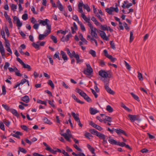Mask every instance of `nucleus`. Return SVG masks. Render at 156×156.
<instances>
[{
	"instance_id": "1a4fd4ad",
	"label": "nucleus",
	"mask_w": 156,
	"mask_h": 156,
	"mask_svg": "<svg viewBox=\"0 0 156 156\" xmlns=\"http://www.w3.org/2000/svg\"><path fill=\"white\" fill-rule=\"evenodd\" d=\"M31 22L32 23L34 24L33 28L37 30L39 28V24L36 23L37 22V20L34 17H32L31 19Z\"/></svg>"
},
{
	"instance_id": "09e8293b",
	"label": "nucleus",
	"mask_w": 156,
	"mask_h": 156,
	"mask_svg": "<svg viewBox=\"0 0 156 156\" xmlns=\"http://www.w3.org/2000/svg\"><path fill=\"white\" fill-rule=\"evenodd\" d=\"M73 19L76 21L78 23L80 22L79 20L78 17L76 15H74L73 16Z\"/></svg>"
},
{
	"instance_id": "8fccbe9b",
	"label": "nucleus",
	"mask_w": 156,
	"mask_h": 156,
	"mask_svg": "<svg viewBox=\"0 0 156 156\" xmlns=\"http://www.w3.org/2000/svg\"><path fill=\"white\" fill-rule=\"evenodd\" d=\"M83 8L86 9L88 12H90V8L87 4L84 5Z\"/></svg>"
},
{
	"instance_id": "c85d7f7f",
	"label": "nucleus",
	"mask_w": 156,
	"mask_h": 156,
	"mask_svg": "<svg viewBox=\"0 0 156 156\" xmlns=\"http://www.w3.org/2000/svg\"><path fill=\"white\" fill-rule=\"evenodd\" d=\"M10 111L13 115L15 116L18 117L19 116V115L17 112V111L14 109H10Z\"/></svg>"
},
{
	"instance_id": "5fc2aeb1",
	"label": "nucleus",
	"mask_w": 156,
	"mask_h": 156,
	"mask_svg": "<svg viewBox=\"0 0 156 156\" xmlns=\"http://www.w3.org/2000/svg\"><path fill=\"white\" fill-rule=\"evenodd\" d=\"M133 33L132 31L130 32V35L129 37V42H131L133 40L134 38L133 36Z\"/></svg>"
},
{
	"instance_id": "ddd939ff",
	"label": "nucleus",
	"mask_w": 156,
	"mask_h": 156,
	"mask_svg": "<svg viewBox=\"0 0 156 156\" xmlns=\"http://www.w3.org/2000/svg\"><path fill=\"white\" fill-rule=\"evenodd\" d=\"M0 52L2 55V57L3 58H4L5 55V50L1 41H0Z\"/></svg>"
},
{
	"instance_id": "0eeeda50",
	"label": "nucleus",
	"mask_w": 156,
	"mask_h": 156,
	"mask_svg": "<svg viewBox=\"0 0 156 156\" xmlns=\"http://www.w3.org/2000/svg\"><path fill=\"white\" fill-rule=\"evenodd\" d=\"M38 22H39L40 25H41L42 26H46V27H47L48 25H51L49 24L50 21L48 19H45L44 20H38Z\"/></svg>"
},
{
	"instance_id": "bf43d9fd",
	"label": "nucleus",
	"mask_w": 156,
	"mask_h": 156,
	"mask_svg": "<svg viewBox=\"0 0 156 156\" xmlns=\"http://www.w3.org/2000/svg\"><path fill=\"white\" fill-rule=\"evenodd\" d=\"M2 94L3 95H5L6 94V90L5 89V86L3 85L2 86Z\"/></svg>"
},
{
	"instance_id": "4d7b16f0",
	"label": "nucleus",
	"mask_w": 156,
	"mask_h": 156,
	"mask_svg": "<svg viewBox=\"0 0 156 156\" xmlns=\"http://www.w3.org/2000/svg\"><path fill=\"white\" fill-rule=\"evenodd\" d=\"M117 145L121 147H124L126 145V144L124 142H117Z\"/></svg>"
},
{
	"instance_id": "393cba45",
	"label": "nucleus",
	"mask_w": 156,
	"mask_h": 156,
	"mask_svg": "<svg viewBox=\"0 0 156 156\" xmlns=\"http://www.w3.org/2000/svg\"><path fill=\"white\" fill-rule=\"evenodd\" d=\"M71 114L72 116L73 117L74 119L77 122L80 120L79 118V115L78 114H75L74 112H72L71 113Z\"/></svg>"
},
{
	"instance_id": "f8f14e48",
	"label": "nucleus",
	"mask_w": 156,
	"mask_h": 156,
	"mask_svg": "<svg viewBox=\"0 0 156 156\" xmlns=\"http://www.w3.org/2000/svg\"><path fill=\"white\" fill-rule=\"evenodd\" d=\"M72 36L70 33L65 36H63L61 39V41L63 42H67L69 41L70 38L72 37Z\"/></svg>"
},
{
	"instance_id": "bb28decb",
	"label": "nucleus",
	"mask_w": 156,
	"mask_h": 156,
	"mask_svg": "<svg viewBox=\"0 0 156 156\" xmlns=\"http://www.w3.org/2000/svg\"><path fill=\"white\" fill-rule=\"evenodd\" d=\"M113 7H111L109 8H108L105 9V11L110 15H112L113 12Z\"/></svg>"
},
{
	"instance_id": "79ce46f5",
	"label": "nucleus",
	"mask_w": 156,
	"mask_h": 156,
	"mask_svg": "<svg viewBox=\"0 0 156 156\" xmlns=\"http://www.w3.org/2000/svg\"><path fill=\"white\" fill-rule=\"evenodd\" d=\"M121 106L125 110H126L128 112H129L131 111V110L130 109H129L128 108L126 107L123 103H122L121 104Z\"/></svg>"
},
{
	"instance_id": "b1692460",
	"label": "nucleus",
	"mask_w": 156,
	"mask_h": 156,
	"mask_svg": "<svg viewBox=\"0 0 156 156\" xmlns=\"http://www.w3.org/2000/svg\"><path fill=\"white\" fill-rule=\"evenodd\" d=\"M108 141L111 144L117 145V141L114 139L111 138L110 137H109L108 140Z\"/></svg>"
},
{
	"instance_id": "c756f323",
	"label": "nucleus",
	"mask_w": 156,
	"mask_h": 156,
	"mask_svg": "<svg viewBox=\"0 0 156 156\" xmlns=\"http://www.w3.org/2000/svg\"><path fill=\"white\" fill-rule=\"evenodd\" d=\"M72 97L73 98V99L76 101L77 102L81 103V104H83V102L82 101H81L80 100H79L76 97V96L73 94H72Z\"/></svg>"
},
{
	"instance_id": "052dcab7",
	"label": "nucleus",
	"mask_w": 156,
	"mask_h": 156,
	"mask_svg": "<svg viewBox=\"0 0 156 156\" xmlns=\"http://www.w3.org/2000/svg\"><path fill=\"white\" fill-rule=\"evenodd\" d=\"M37 102L41 104L44 105H47L45 101L39 99L37 100Z\"/></svg>"
},
{
	"instance_id": "680f3d73",
	"label": "nucleus",
	"mask_w": 156,
	"mask_h": 156,
	"mask_svg": "<svg viewBox=\"0 0 156 156\" xmlns=\"http://www.w3.org/2000/svg\"><path fill=\"white\" fill-rule=\"evenodd\" d=\"M46 36L44 34H40L39 35L38 39L39 40H42L44 39Z\"/></svg>"
},
{
	"instance_id": "a878e982",
	"label": "nucleus",
	"mask_w": 156,
	"mask_h": 156,
	"mask_svg": "<svg viewBox=\"0 0 156 156\" xmlns=\"http://www.w3.org/2000/svg\"><path fill=\"white\" fill-rule=\"evenodd\" d=\"M90 113L91 115H94L98 113L99 111L96 109L92 108H90Z\"/></svg>"
},
{
	"instance_id": "7ed1b4c3",
	"label": "nucleus",
	"mask_w": 156,
	"mask_h": 156,
	"mask_svg": "<svg viewBox=\"0 0 156 156\" xmlns=\"http://www.w3.org/2000/svg\"><path fill=\"white\" fill-rule=\"evenodd\" d=\"M79 37L81 40V41H80L79 43V45L81 46L82 50H84L86 47L83 46V44L87 45V41L85 39L82 34H80L79 35Z\"/></svg>"
},
{
	"instance_id": "f03ea898",
	"label": "nucleus",
	"mask_w": 156,
	"mask_h": 156,
	"mask_svg": "<svg viewBox=\"0 0 156 156\" xmlns=\"http://www.w3.org/2000/svg\"><path fill=\"white\" fill-rule=\"evenodd\" d=\"M99 74L101 77V80L105 84L108 83L109 80L107 79L108 75L106 72L102 70H100L99 72Z\"/></svg>"
},
{
	"instance_id": "5701e85b",
	"label": "nucleus",
	"mask_w": 156,
	"mask_h": 156,
	"mask_svg": "<svg viewBox=\"0 0 156 156\" xmlns=\"http://www.w3.org/2000/svg\"><path fill=\"white\" fill-rule=\"evenodd\" d=\"M21 99L23 101L26 103H28L30 101V98L28 96L25 95L21 98Z\"/></svg>"
},
{
	"instance_id": "13d9d810",
	"label": "nucleus",
	"mask_w": 156,
	"mask_h": 156,
	"mask_svg": "<svg viewBox=\"0 0 156 156\" xmlns=\"http://www.w3.org/2000/svg\"><path fill=\"white\" fill-rule=\"evenodd\" d=\"M32 45L36 49H40L39 45L38 44L33 43L32 44Z\"/></svg>"
},
{
	"instance_id": "58836bf2",
	"label": "nucleus",
	"mask_w": 156,
	"mask_h": 156,
	"mask_svg": "<svg viewBox=\"0 0 156 156\" xmlns=\"http://www.w3.org/2000/svg\"><path fill=\"white\" fill-rule=\"evenodd\" d=\"M10 7L11 10L13 11L14 12L16 11V10L17 8V5L13 4H11Z\"/></svg>"
},
{
	"instance_id": "a18cd8bd",
	"label": "nucleus",
	"mask_w": 156,
	"mask_h": 156,
	"mask_svg": "<svg viewBox=\"0 0 156 156\" xmlns=\"http://www.w3.org/2000/svg\"><path fill=\"white\" fill-rule=\"evenodd\" d=\"M137 73H138L137 77H138L139 80L140 81L143 80V76H142V74L139 71H138L137 72Z\"/></svg>"
},
{
	"instance_id": "3c124183",
	"label": "nucleus",
	"mask_w": 156,
	"mask_h": 156,
	"mask_svg": "<svg viewBox=\"0 0 156 156\" xmlns=\"http://www.w3.org/2000/svg\"><path fill=\"white\" fill-rule=\"evenodd\" d=\"M5 43V47L6 48L10 47V44L9 41L7 39L4 40Z\"/></svg>"
},
{
	"instance_id": "c9c22d12",
	"label": "nucleus",
	"mask_w": 156,
	"mask_h": 156,
	"mask_svg": "<svg viewBox=\"0 0 156 156\" xmlns=\"http://www.w3.org/2000/svg\"><path fill=\"white\" fill-rule=\"evenodd\" d=\"M92 37L91 38L90 40L91 42L93 43L94 42L95 43V45L97 46L98 45L96 39L94 38H96L92 36Z\"/></svg>"
},
{
	"instance_id": "49530a36",
	"label": "nucleus",
	"mask_w": 156,
	"mask_h": 156,
	"mask_svg": "<svg viewBox=\"0 0 156 156\" xmlns=\"http://www.w3.org/2000/svg\"><path fill=\"white\" fill-rule=\"evenodd\" d=\"M43 121L45 123H47L49 124H52V122L50 121L47 118H44L43 119Z\"/></svg>"
},
{
	"instance_id": "338daca9",
	"label": "nucleus",
	"mask_w": 156,
	"mask_h": 156,
	"mask_svg": "<svg viewBox=\"0 0 156 156\" xmlns=\"http://www.w3.org/2000/svg\"><path fill=\"white\" fill-rule=\"evenodd\" d=\"M103 52L104 54V55L106 57L108 58L109 57V56H110V55H109L107 51L106 50H104L103 51Z\"/></svg>"
},
{
	"instance_id": "37998d69",
	"label": "nucleus",
	"mask_w": 156,
	"mask_h": 156,
	"mask_svg": "<svg viewBox=\"0 0 156 156\" xmlns=\"http://www.w3.org/2000/svg\"><path fill=\"white\" fill-rule=\"evenodd\" d=\"M50 37L54 43H57V39L56 37L55 36L53 35H51L50 36Z\"/></svg>"
},
{
	"instance_id": "f257e3e1",
	"label": "nucleus",
	"mask_w": 156,
	"mask_h": 156,
	"mask_svg": "<svg viewBox=\"0 0 156 156\" xmlns=\"http://www.w3.org/2000/svg\"><path fill=\"white\" fill-rule=\"evenodd\" d=\"M81 17L87 23L90 29V33L91 36L94 37L96 39L98 38V36L96 33L97 29L96 28L94 27L92 24L90 22V17H87L84 13L81 15Z\"/></svg>"
},
{
	"instance_id": "6ab92c4d",
	"label": "nucleus",
	"mask_w": 156,
	"mask_h": 156,
	"mask_svg": "<svg viewBox=\"0 0 156 156\" xmlns=\"http://www.w3.org/2000/svg\"><path fill=\"white\" fill-rule=\"evenodd\" d=\"M50 152L53 154H56L57 152L61 153L62 151L60 149L54 147L53 149H51V151Z\"/></svg>"
},
{
	"instance_id": "a19ab883",
	"label": "nucleus",
	"mask_w": 156,
	"mask_h": 156,
	"mask_svg": "<svg viewBox=\"0 0 156 156\" xmlns=\"http://www.w3.org/2000/svg\"><path fill=\"white\" fill-rule=\"evenodd\" d=\"M78 24L80 26L81 29L82 30V31L83 32H84V31H85L86 30L83 24L81 22H80L78 23Z\"/></svg>"
},
{
	"instance_id": "9d476101",
	"label": "nucleus",
	"mask_w": 156,
	"mask_h": 156,
	"mask_svg": "<svg viewBox=\"0 0 156 156\" xmlns=\"http://www.w3.org/2000/svg\"><path fill=\"white\" fill-rule=\"evenodd\" d=\"M128 116L129 119L132 122H134L135 120H138L139 121H140V119L139 118H137L136 115L129 114Z\"/></svg>"
},
{
	"instance_id": "2f4dec72",
	"label": "nucleus",
	"mask_w": 156,
	"mask_h": 156,
	"mask_svg": "<svg viewBox=\"0 0 156 156\" xmlns=\"http://www.w3.org/2000/svg\"><path fill=\"white\" fill-rule=\"evenodd\" d=\"M97 136L99 137V138L101 139H105V136L103 134L101 133H98L97 134Z\"/></svg>"
},
{
	"instance_id": "f3484780",
	"label": "nucleus",
	"mask_w": 156,
	"mask_h": 156,
	"mask_svg": "<svg viewBox=\"0 0 156 156\" xmlns=\"http://www.w3.org/2000/svg\"><path fill=\"white\" fill-rule=\"evenodd\" d=\"M60 55L62 56V58L63 59L64 62H66L68 60V58L66 53L61 50L60 51Z\"/></svg>"
},
{
	"instance_id": "dca6fc26",
	"label": "nucleus",
	"mask_w": 156,
	"mask_h": 156,
	"mask_svg": "<svg viewBox=\"0 0 156 156\" xmlns=\"http://www.w3.org/2000/svg\"><path fill=\"white\" fill-rule=\"evenodd\" d=\"M61 135L63 136L68 141L70 142V138H73L71 134H67V133H63L61 134Z\"/></svg>"
},
{
	"instance_id": "ea45409f",
	"label": "nucleus",
	"mask_w": 156,
	"mask_h": 156,
	"mask_svg": "<svg viewBox=\"0 0 156 156\" xmlns=\"http://www.w3.org/2000/svg\"><path fill=\"white\" fill-rule=\"evenodd\" d=\"M59 52L58 51H57L55 53L53 56V57L54 59L57 58L59 60L61 59L59 56Z\"/></svg>"
},
{
	"instance_id": "473e14b6",
	"label": "nucleus",
	"mask_w": 156,
	"mask_h": 156,
	"mask_svg": "<svg viewBox=\"0 0 156 156\" xmlns=\"http://www.w3.org/2000/svg\"><path fill=\"white\" fill-rule=\"evenodd\" d=\"M72 155L75 156H86L83 153H79L78 154H76L75 152H73L72 153ZM87 156H90V155H87Z\"/></svg>"
},
{
	"instance_id": "aec40b11",
	"label": "nucleus",
	"mask_w": 156,
	"mask_h": 156,
	"mask_svg": "<svg viewBox=\"0 0 156 156\" xmlns=\"http://www.w3.org/2000/svg\"><path fill=\"white\" fill-rule=\"evenodd\" d=\"M90 124L99 131H101L102 129V128L101 127L95 124L92 122H90Z\"/></svg>"
},
{
	"instance_id": "603ef678",
	"label": "nucleus",
	"mask_w": 156,
	"mask_h": 156,
	"mask_svg": "<svg viewBox=\"0 0 156 156\" xmlns=\"http://www.w3.org/2000/svg\"><path fill=\"white\" fill-rule=\"evenodd\" d=\"M48 84L51 86L52 88H54V85L52 80H49L48 82Z\"/></svg>"
},
{
	"instance_id": "69168bd1",
	"label": "nucleus",
	"mask_w": 156,
	"mask_h": 156,
	"mask_svg": "<svg viewBox=\"0 0 156 156\" xmlns=\"http://www.w3.org/2000/svg\"><path fill=\"white\" fill-rule=\"evenodd\" d=\"M48 103L52 107H55V106L54 104V101L53 100L52 101H51L48 100Z\"/></svg>"
},
{
	"instance_id": "423d86ee",
	"label": "nucleus",
	"mask_w": 156,
	"mask_h": 156,
	"mask_svg": "<svg viewBox=\"0 0 156 156\" xmlns=\"http://www.w3.org/2000/svg\"><path fill=\"white\" fill-rule=\"evenodd\" d=\"M70 57L71 58L73 57L75 58L76 60V63L77 64L83 62V60L82 59H80V56L78 54H76L75 51H73L71 53V55L70 56Z\"/></svg>"
},
{
	"instance_id": "e433bc0d",
	"label": "nucleus",
	"mask_w": 156,
	"mask_h": 156,
	"mask_svg": "<svg viewBox=\"0 0 156 156\" xmlns=\"http://www.w3.org/2000/svg\"><path fill=\"white\" fill-rule=\"evenodd\" d=\"M106 109L110 113L112 112L113 111L112 108L109 105L107 106Z\"/></svg>"
},
{
	"instance_id": "4468645a",
	"label": "nucleus",
	"mask_w": 156,
	"mask_h": 156,
	"mask_svg": "<svg viewBox=\"0 0 156 156\" xmlns=\"http://www.w3.org/2000/svg\"><path fill=\"white\" fill-rule=\"evenodd\" d=\"M108 83H107L106 84H105V88L106 90V91L109 94L113 95L115 94V92L112 90L111 88H110L108 85Z\"/></svg>"
},
{
	"instance_id": "c03bdc74",
	"label": "nucleus",
	"mask_w": 156,
	"mask_h": 156,
	"mask_svg": "<svg viewBox=\"0 0 156 156\" xmlns=\"http://www.w3.org/2000/svg\"><path fill=\"white\" fill-rule=\"evenodd\" d=\"M23 67L24 68L27 69L28 70V71H29L31 70V68L30 66L28 64H24L23 66Z\"/></svg>"
},
{
	"instance_id": "6e6d98bb",
	"label": "nucleus",
	"mask_w": 156,
	"mask_h": 156,
	"mask_svg": "<svg viewBox=\"0 0 156 156\" xmlns=\"http://www.w3.org/2000/svg\"><path fill=\"white\" fill-rule=\"evenodd\" d=\"M73 147L78 151H80V152H81L82 151V149L78 147L76 144H74L73 145Z\"/></svg>"
},
{
	"instance_id": "864d4df0",
	"label": "nucleus",
	"mask_w": 156,
	"mask_h": 156,
	"mask_svg": "<svg viewBox=\"0 0 156 156\" xmlns=\"http://www.w3.org/2000/svg\"><path fill=\"white\" fill-rule=\"evenodd\" d=\"M130 94L135 100L137 101H139V98L135 94L133 93H131Z\"/></svg>"
},
{
	"instance_id": "4c0bfd02",
	"label": "nucleus",
	"mask_w": 156,
	"mask_h": 156,
	"mask_svg": "<svg viewBox=\"0 0 156 156\" xmlns=\"http://www.w3.org/2000/svg\"><path fill=\"white\" fill-rule=\"evenodd\" d=\"M89 53L93 57L96 56V52L95 51L93 50H90L89 51Z\"/></svg>"
},
{
	"instance_id": "de8ad7c7",
	"label": "nucleus",
	"mask_w": 156,
	"mask_h": 156,
	"mask_svg": "<svg viewBox=\"0 0 156 156\" xmlns=\"http://www.w3.org/2000/svg\"><path fill=\"white\" fill-rule=\"evenodd\" d=\"M47 57L49 59V62H50V63L52 65H53V61L51 57V56L49 55H47Z\"/></svg>"
},
{
	"instance_id": "f704fd0d",
	"label": "nucleus",
	"mask_w": 156,
	"mask_h": 156,
	"mask_svg": "<svg viewBox=\"0 0 156 156\" xmlns=\"http://www.w3.org/2000/svg\"><path fill=\"white\" fill-rule=\"evenodd\" d=\"M43 144L46 147V150L50 152L51 151V150L52 148H51L49 146H48L45 142H43Z\"/></svg>"
},
{
	"instance_id": "a211bd4d",
	"label": "nucleus",
	"mask_w": 156,
	"mask_h": 156,
	"mask_svg": "<svg viewBox=\"0 0 156 156\" xmlns=\"http://www.w3.org/2000/svg\"><path fill=\"white\" fill-rule=\"evenodd\" d=\"M128 2L127 1H124L122 5V8H129L132 6L133 4L132 3H129L127 4Z\"/></svg>"
},
{
	"instance_id": "774afa93",
	"label": "nucleus",
	"mask_w": 156,
	"mask_h": 156,
	"mask_svg": "<svg viewBox=\"0 0 156 156\" xmlns=\"http://www.w3.org/2000/svg\"><path fill=\"white\" fill-rule=\"evenodd\" d=\"M19 149L20 152L24 154H26L27 152V151L23 148L19 147Z\"/></svg>"
},
{
	"instance_id": "2eb2a0df",
	"label": "nucleus",
	"mask_w": 156,
	"mask_h": 156,
	"mask_svg": "<svg viewBox=\"0 0 156 156\" xmlns=\"http://www.w3.org/2000/svg\"><path fill=\"white\" fill-rule=\"evenodd\" d=\"M113 130L115 131L119 135H120L121 134H123L124 135L126 136H127V135L126 133L122 130L120 129H115L113 128Z\"/></svg>"
},
{
	"instance_id": "7c9ffc66",
	"label": "nucleus",
	"mask_w": 156,
	"mask_h": 156,
	"mask_svg": "<svg viewBox=\"0 0 156 156\" xmlns=\"http://www.w3.org/2000/svg\"><path fill=\"white\" fill-rule=\"evenodd\" d=\"M21 135V133L20 132L17 131L15 133L12 134V136L17 138H20V136Z\"/></svg>"
},
{
	"instance_id": "9b49d317",
	"label": "nucleus",
	"mask_w": 156,
	"mask_h": 156,
	"mask_svg": "<svg viewBox=\"0 0 156 156\" xmlns=\"http://www.w3.org/2000/svg\"><path fill=\"white\" fill-rule=\"evenodd\" d=\"M100 35L101 38L104 40L105 41L108 40V38L105 32L103 30H100Z\"/></svg>"
},
{
	"instance_id": "6e6552de",
	"label": "nucleus",
	"mask_w": 156,
	"mask_h": 156,
	"mask_svg": "<svg viewBox=\"0 0 156 156\" xmlns=\"http://www.w3.org/2000/svg\"><path fill=\"white\" fill-rule=\"evenodd\" d=\"M14 21L16 22V26L18 27V29L19 30L22 25V23L21 22L18 17L16 16H14L13 18Z\"/></svg>"
},
{
	"instance_id": "4be33fe9",
	"label": "nucleus",
	"mask_w": 156,
	"mask_h": 156,
	"mask_svg": "<svg viewBox=\"0 0 156 156\" xmlns=\"http://www.w3.org/2000/svg\"><path fill=\"white\" fill-rule=\"evenodd\" d=\"M16 2H18V0H14ZM24 0H19V4H18V9L20 12H21L23 10L21 4L23 3Z\"/></svg>"
},
{
	"instance_id": "39448f33",
	"label": "nucleus",
	"mask_w": 156,
	"mask_h": 156,
	"mask_svg": "<svg viewBox=\"0 0 156 156\" xmlns=\"http://www.w3.org/2000/svg\"><path fill=\"white\" fill-rule=\"evenodd\" d=\"M86 69L84 71V73L89 77L91 76V75L93 73V70L90 65L89 64L86 63Z\"/></svg>"
},
{
	"instance_id": "e2e57ef3",
	"label": "nucleus",
	"mask_w": 156,
	"mask_h": 156,
	"mask_svg": "<svg viewBox=\"0 0 156 156\" xmlns=\"http://www.w3.org/2000/svg\"><path fill=\"white\" fill-rule=\"evenodd\" d=\"M10 64L8 62H6L5 63V65L4 67V69L5 70L7 69V68L10 66Z\"/></svg>"
},
{
	"instance_id": "72a5a7b5",
	"label": "nucleus",
	"mask_w": 156,
	"mask_h": 156,
	"mask_svg": "<svg viewBox=\"0 0 156 156\" xmlns=\"http://www.w3.org/2000/svg\"><path fill=\"white\" fill-rule=\"evenodd\" d=\"M8 69L9 70V71L11 72H16L17 70V69L16 67H14L13 68L12 67H9L8 68Z\"/></svg>"
},
{
	"instance_id": "412c9836",
	"label": "nucleus",
	"mask_w": 156,
	"mask_h": 156,
	"mask_svg": "<svg viewBox=\"0 0 156 156\" xmlns=\"http://www.w3.org/2000/svg\"><path fill=\"white\" fill-rule=\"evenodd\" d=\"M46 28L47 29L44 32V33L46 36H47L51 33V25H48Z\"/></svg>"
},
{
	"instance_id": "cd10ccee",
	"label": "nucleus",
	"mask_w": 156,
	"mask_h": 156,
	"mask_svg": "<svg viewBox=\"0 0 156 156\" xmlns=\"http://www.w3.org/2000/svg\"><path fill=\"white\" fill-rule=\"evenodd\" d=\"M87 147L89 151L91 152L92 154H95L94 153V149L92 147L90 144H87Z\"/></svg>"
},
{
	"instance_id": "0e129e2a",
	"label": "nucleus",
	"mask_w": 156,
	"mask_h": 156,
	"mask_svg": "<svg viewBox=\"0 0 156 156\" xmlns=\"http://www.w3.org/2000/svg\"><path fill=\"white\" fill-rule=\"evenodd\" d=\"M22 19L23 20H26L28 19V15L27 13H25L22 16Z\"/></svg>"
},
{
	"instance_id": "20e7f679",
	"label": "nucleus",
	"mask_w": 156,
	"mask_h": 156,
	"mask_svg": "<svg viewBox=\"0 0 156 156\" xmlns=\"http://www.w3.org/2000/svg\"><path fill=\"white\" fill-rule=\"evenodd\" d=\"M77 92L88 102H91L90 98L83 91L79 89H77Z\"/></svg>"
}]
</instances>
